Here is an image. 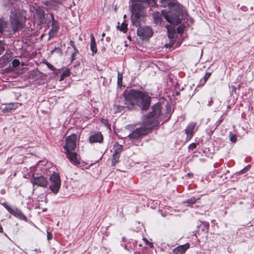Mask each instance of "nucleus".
<instances>
[{"label":"nucleus","mask_w":254,"mask_h":254,"mask_svg":"<svg viewBox=\"0 0 254 254\" xmlns=\"http://www.w3.org/2000/svg\"><path fill=\"white\" fill-rule=\"evenodd\" d=\"M163 17H164V14L162 13V11L161 13L155 12L153 14V17L156 23L161 24L163 20Z\"/></svg>","instance_id":"17"},{"label":"nucleus","mask_w":254,"mask_h":254,"mask_svg":"<svg viewBox=\"0 0 254 254\" xmlns=\"http://www.w3.org/2000/svg\"><path fill=\"white\" fill-rule=\"evenodd\" d=\"M162 13L164 14V17L170 23L177 25L181 23V19L179 16L176 15H169L166 10H162Z\"/></svg>","instance_id":"10"},{"label":"nucleus","mask_w":254,"mask_h":254,"mask_svg":"<svg viewBox=\"0 0 254 254\" xmlns=\"http://www.w3.org/2000/svg\"><path fill=\"white\" fill-rule=\"evenodd\" d=\"M11 57L10 56H9V55H7V56L4 55L3 56V60L5 61V59H6V61L7 62H8L10 60H9V58Z\"/></svg>","instance_id":"35"},{"label":"nucleus","mask_w":254,"mask_h":254,"mask_svg":"<svg viewBox=\"0 0 254 254\" xmlns=\"http://www.w3.org/2000/svg\"><path fill=\"white\" fill-rule=\"evenodd\" d=\"M51 16L52 17V29L50 30L49 32L50 38L53 37L57 33L58 29H59V25L58 22H57L52 14Z\"/></svg>","instance_id":"12"},{"label":"nucleus","mask_w":254,"mask_h":254,"mask_svg":"<svg viewBox=\"0 0 254 254\" xmlns=\"http://www.w3.org/2000/svg\"><path fill=\"white\" fill-rule=\"evenodd\" d=\"M120 155L113 154L112 161V165L115 166L116 163L118 162Z\"/></svg>","instance_id":"23"},{"label":"nucleus","mask_w":254,"mask_h":254,"mask_svg":"<svg viewBox=\"0 0 254 254\" xmlns=\"http://www.w3.org/2000/svg\"><path fill=\"white\" fill-rule=\"evenodd\" d=\"M91 43H90V49L93 54L97 53V50L96 48V44L95 42V38L93 34L90 35Z\"/></svg>","instance_id":"18"},{"label":"nucleus","mask_w":254,"mask_h":254,"mask_svg":"<svg viewBox=\"0 0 254 254\" xmlns=\"http://www.w3.org/2000/svg\"><path fill=\"white\" fill-rule=\"evenodd\" d=\"M177 30L179 33H181L183 32V29L181 27H178Z\"/></svg>","instance_id":"41"},{"label":"nucleus","mask_w":254,"mask_h":254,"mask_svg":"<svg viewBox=\"0 0 254 254\" xmlns=\"http://www.w3.org/2000/svg\"><path fill=\"white\" fill-rule=\"evenodd\" d=\"M211 102H209V103H208V106H211Z\"/></svg>","instance_id":"44"},{"label":"nucleus","mask_w":254,"mask_h":254,"mask_svg":"<svg viewBox=\"0 0 254 254\" xmlns=\"http://www.w3.org/2000/svg\"><path fill=\"white\" fill-rule=\"evenodd\" d=\"M103 140V136L101 133L98 132L91 136L89 140L91 143L101 142Z\"/></svg>","instance_id":"16"},{"label":"nucleus","mask_w":254,"mask_h":254,"mask_svg":"<svg viewBox=\"0 0 254 254\" xmlns=\"http://www.w3.org/2000/svg\"><path fill=\"white\" fill-rule=\"evenodd\" d=\"M26 17L24 11L16 10L12 12L10 16V21L14 32L21 29L24 26Z\"/></svg>","instance_id":"4"},{"label":"nucleus","mask_w":254,"mask_h":254,"mask_svg":"<svg viewBox=\"0 0 254 254\" xmlns=\"http://www.w3.org/2000/svg\"><path fill=\"white\" fill-rule=\"evenodd\" d=\"M50 181L51 183L50 190L53 193L57 194L61 187V179L59 174L53 173L50 177Z\"/></svg>","instance_id":"5"},{"label":"nucleus","mask_w":254,"mask_h":254,"mask_svg":"<svg viewBox=\"0 0 254 254\" xmlns=\"http://www.w3.org/2000/svg\"><path fill=\"white\" fill-rule=\"evenodd\" d=\"M230 139L232 142H235L237 141V136L232 133L230 134Z\"/></svg>","instance_id":"27"},{"label":"nucleus","mask_w":254,"mask_h":254,"mask_svg":"<svg viewBox=\"0 0 254 254\" xmlns=\"http://www.w3.org/2000/svg\"><path fill=\"white\" fill-rule=\"evenodd\" d=\"M190 244L187 243L184 245H181L175 249H174L172 252L173 254H182L184 253L189 248Z\"/></svg>","instance_id":"14"},{"label":"nucleus","mask_w":254,"mask_h":254,"mask_svg":"<svg viewBox=\"0 0 254 254\" xmlns=\"http://www.w3.org/2000/svg\"><path fill=\"white\" fill-rule=\"evenodd\" d=\"M113 149L114 151V154L120 155L123 150V146L118 143L116 142L113 146Z\"/></svg>","instance_id":"20"},{"label":"nucleus","mask_w":254,"mask_h":254,"mask_svg":"<svg viewBox=\"0 0 254 254\" xmlns=\"http://www.w3.org/2000/svg\"><path fill=\"white\" fill-rule=\"evenodd\" d=\"M7 23L3 19H0V35L2 34L4 30L6 28Z\"/></svg>","instance_id":"21"},{"label":"nucleus","mask_w":254,"mask_h":254,"mask_svg":"<svg viewBox=\"0 0 254 254\" xmlns=\"http://www.w3.org/2000/svg\"><path fill=\"white\" fill-rule=\"evenodd\" d=\"M124 97L125 99L124 107L128 110L132 109L135 105L143 110H147L150 107L151 97L143 92L131 90L129 92L124 93Z\"/></svg>","instance_id":"2"},{"label":"nucleus","mask_w":254,"mask_h":254,"mask_svg":"<svg viewBox=\"0 0 254 254\" xmlns=\"http://www.w3.org/2000/svg\"><path fill=\"white\" fill-rule=\"evenodd\" d=\"M77 141V136L75 134L67 136L66 138L65 144L64 148L65 151L74 150Z\"/></svg>","instance_id":"8"},{"label":"nucleus","mask_w":254,"mask_h":254,"mask_svg":"<svg viewBox=\"0 0 254 254\" xmlns=\"http://www.w3.org/2000/svg\"><path fill=\"white\" fill-rule=\"evenodd\" d=\"M30 182L32 184L33 188L35 186L40 187H46L48 184V180L42 176H37L33 174L30 179Z\"/></svg>","instance_id":"6"},{"label":"nucleus","mask_w":254,"mask_h":254,"mask_svg":"<svg viewBox=\"0 0 254 254\" xmlns=\"http://www.w3.org/2000/svg\"><path fill=\"white\" fill-rule=\"evenodd\" d=\"M102 37H104L105 36V34L103 33L102 35Z\"/></svg>","instance_id":"45"},{"label":"nucleus","mask_w":254,"mask_h":254,"mask_svg":"<svg viewBox=\"0 0 254 254\" xmlns=\"http://www.w3.org/2000/svg\"><path fill=\"white\" fill-rule=\"evenodd\" d=\"M120 30L121 31L125 32L126 31V30H127V25L124 23H123L121 25Z\"/></svg>","instance_id":"30"},{"label":"nucleus","mask_w":254,"mask_h":254,"mask_svg":"<svg viewBox=\"0 0 254 254\" xmlns=\"http://www.w3.org/2000/svg\"><path fill=\"white\" fill-rule=\"evenodd\" d=\"M21 104L18 103H10L5 104V107L2 108V112L3 113H8L12 110H14L18 107L19 105Z\"/></svg>","instance_id":"15"},{"label":"nucleus","mask_w":254,"mask_h":254,"mask_svg":"<svg viewBox=\"0 0 254 254\" xmlns=\"http://www.w3.org/2000/svg\"><path fill=\"white\" fill-rule=\"evenodd\" d=\"M40 17L41 20L44 19L45 18V14L43 12H41L40 14Z\"/></svg>","instance_id":"38"},{"label":"nucleus","mask_w":254,"mask_h":254,"mask_svg":"<svg viewBox=\"0 0 254 254\" xmlns=\"http://www.w3.org/2000/svg\"><path fill=\"white\" fill-rule=\"evenodd\" d=\"M46 64L48 67V68H49L50 69L53 71L55 70L56 68L54 67V66L52 64L49 63L48 62H46Z\"/></svg>","instance_id":"32"},{"label":"nucleus","mask_w":254,"mask_h":254,"mask_svg":"<svg viewBox=\"0 0 254 254\" xmlns=\"http://www.w3.org/2000/svg\"><path fill=\"white\" fill-rule=\"evenodd\" d=\"M69 45L73 48V49H75L76 48L74 42L73 41H70L69 42Z\"/></svg>","instance_id":"37"},{"label":"nucleus","mask_w":254,"mask_h":254,"mask_svg":"<svg viewBox=\"0 0 254 254\" xmlns=\"http://www.w3.org/2000/svg\"><path fill=\"white\" fill-rule=\"evenodd\" d=\"M169 0H160V2L161 3V6L166 7V2Z\"/></svg>","instance_id":"33"},{"label":"nucleus","mask_w":254,"mask_h":254,"mask_svg":"<svg viewBox=\"0 0 254 254\" xmlns=\"http://www.w3.org/2000/svg\"><path fill=\"white\" fill-rule=\"evenodd\" d=\"M4 50V44L2 41H0V55L2 54Z\"/></svg>","instance_id":"28"},{"label":"nucleus","mask_w":254,"mask_h":254,"mask_svg":"<svg viewBox=\"0 0 254 254\" xmlns=\"http://www.w3.org/2000/svg\"><path fill=\"white\" fill-rule=\"evenodd\" d=\"M144 241L145 242L146 244L149 245L150 247H153L152 244L150 243L147 239H144Z\"/></svg>","instance_id":"39"},{"label":"nucleus","mask_w":254,"mask_h":254,"mask_svg":"<svg viewBox=\"0 0 254 254\" xmlns=\"http://www.w3.org/2000/svg\"><path fill=\"white\" fill-rule=\"evenodd\" d=\"M137 2L132 4L131 20L133 25L138 26L145 15L144 5L147 3L150 6L156 5V0H134Z\"/></svg>","instance_id":"3"},{"label":"nucleus","mask_w":254,"mask_h":254,"mask_svg":"<svg viewBox=\"0 0 254 254\" xmlns=\"http://www.w3.org/2000/svg\"><path fill=\"white\" fill-rule=\"evenodd\" d=\"M3 205L10 214L13 215L16 217L21 220H27V217L23 214L21 210L17 208H11L6 203H3Z\"/></svg>","instance_id":"9"},{"label":"nucleus","mask_w":254,"mask_h":254,"mask_svg":"<svg viewBox=\"0 0 254 254\" xmlns=\"http://www.w3.org/2000/svg\"><path fill=\"white\" fill-rule=\"evenodd\" d=\"M196 126V123H190L189 124L186 129V133L187 134V139L190 140L193 134V129Z\"/></svg>","instance_id":"13"},{"label":"nucleus","mask_w":254,"mask_h":254,"mask_svg":"<svg viewBox=\"0 0 254 254\" xmlns=\"http://www.w3.org/2000/svg\"><path fill=\"white\" fill-rule=\"evenodd\" d=\"M161 106L160 103H158L153 105L152 107V111L143 117L142 126L136 128L128 134V137L131 139H136L149 133L153 127L159 124L157 119L161 114Z\"/></svg>","instance_id":"1"},{"label":"nucleus","mask_w":254,"mask_h":254,"mask_svg":"<svg viewBox=\"0 0 254 254\" xmlns=\"http://www.w3.org/2000/svg\"><path fill=\"white\" fill-rule=\"evenodd\" d=\"M196 200H197V198H196L194 197H193L190 198V199H187L184 202L192 204L195 203L196 202Z\"/></svg>","instance_id":"25"},{"label":"nucleus","mask_w":254,"mask_h":254,"mask_svg":"<svg viewBox=\"0 0 254 254\" xmlns=\"http://www.w3.org/2000/svg\"><path fill=\"white\" fill-rule=\"evenodd\" d=\"M167 28L168 29V37L171 39L174 38L175 33V28L173 27L169 29L168 27H167Z\"/></svg>","instance_id":"22"},{"label":"nucleus","mask_w":254,"mask_h":254,"mask_svg":"<svg viewBox=\"0 0 254 254\" xmlns=\"http://www.w3.org/2000/svg\"><path fill=\"white\" fill-rule=\"evenodd\" d=\"M196 147V144L195 143H191L189 145V149L191 150H193Z\"/></svg>","instance_id":"34"},{"label":"nucleus","mask_w":254,"mask_h":254,"mask_svg":"<svg viewBox=\"0 0 254 254\" xmlns=\"http://www.w3.org/2000/svg\"><path fill=\"white\" fill-rule=\"evenodd\" d=\"M246 169H247V168L244 169L243 170H242V173H245L246 171Z\"/></svg>","instance_id":"42"},{"label":"nucleus","mask_w":254,"mask_h":254,"mask_svg":"<svg viewBox=\"0 0 254 254\" xmlns=\"http://www.w3.org/2000/svg\"><path fill=\"white\" fill-rule=\"evenodd\" d=\"M210 75H211V73L210 72H206L205 74V75H204V76L203 77L204 82H203V84H204L206 82L207 79L210 77Z\"/></svg>","instance_id":"29"},{"label":"nucleus","mask_w":254,"mask_h":254,"mask_svg":"<svg viewBox=\"0 0 254 254\" xmlns=\"http://www.w3.org/2000/svg\"><path fill=\"white\" fill-rule=\"evenodd\" d=\"M47 237L48 240H50L52 238V234L49 232H47Z\"/></svg>","instance_id":"40"},{"label":"nucleus","mask_w":254,"mask_h":254,"mask_svg":"<svg viewBox=\"0 0 254 254\" xmlns=\"http://www.w3.org/2000/svg\"><path fill=\"white\" fill-rule=\"evenodd\" d=\"M123 75L122 73L118 72V84L121 86L122 84Z\"/></svg>","instance_id":"24"},{"label":"nucleus","mask_w":254,"mask_h":254,"mask_svg":"<svg viewBox=\"0 0 254 254\" xmlns=\"http://www.w3.org/2000/svg\"><path fill=\"white\" fill-rule=\"evenodd\" d=\"M12 66L14 67H17L20 64V62L17 59H14L13 60V61L12 62Z\"/></svg>","instance_id":"26"},{"label":"nucleus","mask_w":254,"mask_h":254,"mask_svg":"<svg viewBox=\"0 0 254 254\" xmlns=\"http://www.w3.org/2000/svg\"><path fill=\"white\" fill-rule=\"evenodd\" d=\"M74 52L72 53L71 55V60L73 61L75 60V56L77 53L78 52V50L75 48V49H73Z\"/></svg>","instance_id":"31"},{"label":"nucleus","mask_w":254,"mask_h":254,"mask_svg":"<svg viewBox=\"0 0 254 254\" xmlns=\"http://www.w3.org/2000/svg\"><path fill=\"white\" fill-rule=\"evenodd\" d=\"M125 237H124L122 238V240L123 241H125Z\"/></svg>","instance_id":"46"},{"label":"nucleus","mask_w":254,"mask_h":254,"mask_svg":"<svg viewBox=\"0 0 254 254\" xmlns=\"http://www.w3.org/2000/svg\"><path fill=\"white\" fill-rule=\"evenodd\" d=\"M137 34L141 39H146L150 38L152 36L153 31L149 26H143L138 28Z\"/></svg>","instance_id":"7"},{"label":"nucleus","mask_w":254,"mask_h":254,"mask_svg":"<svg viewBox=\"0 0 254 254\" xmlns=\"http://www.w3.org/2000/svg\"><path fill=\"white\" fill-rule=\"evenodd\" d=\"M58 52V53H61V49L59 48H55L53 50L51 51L52 53H53L55 52Z\"/></svg>","instance_id":"36"},{"label":"nucleus","mask_w":254,"mask_h":254,"mask_svg":"<svg viewBox=\"0 0 254 254\" xmlns=\"http://www.w3.org/2000/svg\"><path fill=\"white\" fill-rule=\"evenodd\" d=\"M167 6L169 7L171 10H177L179 8L177 3L171 1L170 0H169L166 2V6Z\"/></svg>","instance_id":"19"},{"label":"nucleus","mask_w":254,"mask_h":254,"mask_svg":"<svg viewBox=\"0 0 254 254\" xmlns=\"http://www.w3.org/2000/svg\"><path fill=\"white\" fill-rule=\"evenodd\" d=\"M3 231V228L1 225H0V232H2Z\"/></svg>","instance_id":"43"},{"label":"nucleus","mask_w":254,"mask_h":254,"mask_svg":"<svg viewBox=\"0 0 254 254\" xmlns=\"http://www.w3.org/2000/svg\"><path fill=\"white\" fill-rule=\"evenodd\" d=\"M72 150L65 151L64 153L66 157L70 161L74 164H79V161L77 159V154L75 152H72Z\"/></svg>","instance_id":"11"}]
</instances>
